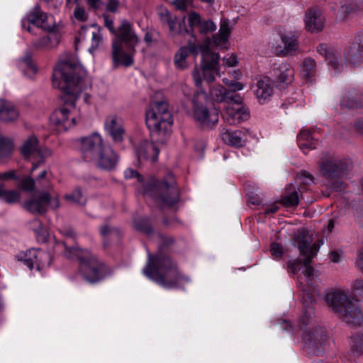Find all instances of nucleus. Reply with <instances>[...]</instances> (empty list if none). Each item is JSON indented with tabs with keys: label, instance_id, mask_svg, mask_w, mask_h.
Returning <instances> with one entry per match:
<instances>
[{
	"label": "nucleus",
	"instance_id": "nucleus-57",
	"mask_svg": "<svg viewBox=\"0 0 363 363\" xmlns=\"http://www.w3.org/2000/svg\"><path fill=\"white\" fill-rule=\"evenodd\" d=\"M160 16L161 21L167 25L170 21L174 19V16L172 17L169 12L165 9L160 11Z\"/></svg>",
	"mask_w": 363,
	"mask_h": 363
},
{
	"label": "nucleus",
	"instance_id": "nucleus-33",
	"mask_svg": "<svg viewBox=\"0 0 363 363\" xmlns=\"http://www.w3.org/2000/svg\"><path fill=\"white\" fill-rule=\"evenodd\" d=\"M298 144L304 153L307 150L315 148V143L313 140L311 132L308 130H303L298 134Z\"/></svg>",
	"mask_w": 363,
	"mask_h": 363
},
{
	"label": "nucleus",
	"instance_id": "nucleus-52",
	"mask_svg": "<svg viewBox=\"0 0 363 363\" xmlns=\"http://www.w3.org/2000/svg\"><path fill=\"white\" fill-rule=\"evenodd\" d=\"M74 16L77 21L84 22L87 19L88 14L83 8L77 6L74 11Z\"/></svg>",
	"mask_w": 363,
	"mask_h": 363
},
{
	"label": "nucleus",
	"instance_id": "nucleus-3",
	"mask_svg": "<svg viewBox=\"0 0 363 363\" xmlns=\"http://www.w3.org/2000/svg\"><path fill=\"white\" fill-rule=\"evenodd\" d=\"M150 279L165 289L179 288L189 279L181 274L177 264L167 255L157 254L152 257L148 253V261L143 270Z\"/></svg>",
	"mask_w": 363,
	"mask_h": 363
},
{
	"label": "nucleus",
	"instance_id": "nucleus-47",
	"mask_svg": "<svg viewBox=\"0 0 363 363\" xmlns=\"http://www.w3.org/2000/svg\"><path fill=\"white\" fill-rule=\"evenodd\" d=\"M23 64L25 66V74L32 77L37 72V67L32 61L30 57H26L23 59Z\"/></svg>",
	"mask_w": 363,
	"mask_h": 363
},
{
	"label": "nucleus",
	"instance_id": "nucleus-45",
	"mask_svg": "<svg viewBox=\"0 0 363 363\" xmlns=\"http://www.w3.org/2000/svg\"><path fill=\"white\" fill-rule=\"evenodd\" d=\"M325 58L328 63L332 66L335 71L339 72L341 68L343 67V65L339 63L337 56L335 53L326 51Z\"/></svg>",
	"mask_w": 363,
	"mask_h": 363
},
{
	"label": "nucleus",
	"instance_id": "nucleus-9",
	"mask_svg": "<svg viewBox=\"0 0 363 363\" xmlns=\"http://www.w3.org/2000/svg\"><path fill=\"white\" fill-rule=\"evenodd\" d=\"M294 242V245L298 248L301 255L304 257L303 274L308 284H310L313 277V268L311 266V262L318 252L320 245L316 243L311 245V236L304 232L296 235Z\"/></svg>",
	"mask_w": 363,
	"mask_h": 363
},
{
	"label": "nucleus",
	"instance_id": "nucleus-41",
	"mask_svg": "<svg viewBox=\"0 0 363 363\" xmlns=\"http://www.w3.org/2000/svg\"><path fill=\"white\" fill-rule=\"evenodd\" d=\"M64 198L68 202L79 206H84L86 201V197L79 189H76L72 193L65 195Z\"/></svg>",
	"mask_w": 363,
	"mask_h": 363
},
{
	"label": "nucleus",
	"instance_id": "nucleus-50",
	"mask_svg": "<svg viewBox=\"0 0 363 363\" xmlns=\"http://www.w3.org/2000/svg\"><path fill=\"white\" fill-rule=\"evenodd\" d=\"M238 64V58L234 53L227 55L223 58V65L226 67H233Z\"/></svg>",
	"mask_w": 363,
	"mask_h": 363
},
{
	"label": "nucleus",
	"instance_id": "nucleus-27",
	"mask_svg": "<svg viewBox=\"0 0 363 363\" xmlns=\"http://www.w3.org/2000/svg\"><path fill=\"white\" fill-rule=\"evenodd\" d=\"M120 40L118 41L125 43L128 47L133 48L138 44L139 39L135 35L131 25L126 21H123L118 28Z\"/></svg>",
	"mask_w": 363,
	"mask_h": 363
},
{
	"label": "nucleus",
	"instance_id": "nucleus-40",
	"mask_svg": "<svg viewBox=\"0 0 363 363\" xmlns=\"http://www.w3.org/2000/svg\"><path fill=\"white\" fill-rule=\"evenodd\" d=\"M352 351L357 354H363V333H357L351 337Z\"/></svg>",
	"mask_w": 363,
	"mask_h": 363
},
{
	"label": "nucleus",
	"instance_id": "nucleus-39",
	"mask_svg": "<svg viewBox=\"0 0 363 363\" xmlns=\"http://www.w3.org/2000/svg\"><path fill=\"white\" fill-rule=\"evenodd\" d=\"M201 21V16L199 13L192 11L189 14L188 22L191 29L185 28L184 29V32L186 34L191 35L192 38L191 40H196V37L194 33V28L196 26L199 27Z\"/></svg>",
	"mask_w": 363,
	"mask_h": 363
},
{
	"label": "nucleus",
	"instance_id": "nucleus-43",
	"mask_svg": "<svg viewBox=\"0 0 363 363\" xmlns=\"http://www.w3.org/2000/svg\"><path fill=\"white\" fill-rule=\"evenodd\" d=\"M100 233L104 240L118 238L119 235V233L117 229L111 227L107 224H105L100 228Z\"/></svg>",
	"mask_w": 363,
	"mask_h": 363
},
{
	"label": "nucleus",
	"instance_id": "nucleus-63",
	"mask_svg": "<svg viewBox=\"0 0 363 363\" xmlns=\"http://www.w3.org/2000/svg\"><path fill=\"white\" fill-rule=\"evenodd\" d=\"M355 220L360 225H363V211H357L354 215Z\"/></svg>",
	"mask_w": 363,
	"mask_h": 363
},
{
	"label": "nucleus",
	"instance_id": "nucleus-6",
	"mask_svg": "<svg viewBox=\"0 0 363 363\" xmlns=\"http://www.w3.org/2000/svg\"><path fill=\"white\" fill-rule=\"evenodd\" d=\"M145 121L152 133L165 134L173 123L167 104L164 101L151 104L146 111Z\"/></svg>",
	"mask_w": 363,
	"mask_h": 363
},
{
	"label": "nucleus",
	"instance_id": "nucleus-7",
	"mask_svg": "<svg viewBox=\"0 0 363 363\" xmlns=\"http://www.w3.org/2000/svg\"><path fill=\"white\" fill-rule=\"evenodd\" d=\"M207 96L202 89L197 91L192 99L193 118L203 128H212L219 118L218 111L215 108H208L206 103Z\"/></svg>",
	"mask_w": 363,
	"mask_h": 363
},
{
	"label": "nucleus",
	"instance_id": "nucleus-56",
	"mask_svg": "<svg viewBox=\"0 0 363 363\" xmlns=\"http://www.w3.org/2000/svg\"><path fill=\"white\" fill-rule=\"evenodd\" d=\"M35 187V180L27 177L22 181V189L26 191H31Z\"/></svg>",
	"mask_w": 363,
	"mask_h": 363
},
{
	"label": "nucleus",
	"instance_id": "nucleus-58",
	"mask_svg": "<svg viewBox=\"0 0 363 363\" xmlns=\"http://www.w3.org/2000/svg\"><path fill=\"white\" fill-rule=\"evenodd\" d=\"M10 179H16V172L14 170H10L0 174V181H6Z\"/></svg>",
	"mask_w": 363,
	"mask_h": 363
},
{
	"label": "nucleus",
	"instance_id": "nucleus-54",
	"mask_svg": "<svg viewBox=\"0 0 363 363\" xmlns=\"http://www.w3.org/2000/svg\"><path fill=\"white\" fill-rule=\"evenodd\" d=\"M35 223L38 225V228L35 230V233L38 239L42 241H45L47 238V232L43 228L41 223L38 220H35Z\"/></svg>",
	"mask_w": 363,
	"mask_h": 363
},
{
	"label": "nucleus",
	"instance_id": "nucleus-26",
	"mask_svg": "<svg viewBox=\"0 0 363 363\" xmlns=\"http://www.w3.org/2000/svg\"><path fill=\"white\" fill-rule=\"evenodd\" d=\"M20 116V112L11 101L0 99V121L5 123L16 121Z\"/></svg>",
	"mask_w": 363,
	"mask_h": 363
},
{
	"label": "nucleus",
	"instance_id": "nucleus-53",
	"mask_svg": "<svg viewBox=\"0 0 363 363\" xmlns=\"http://www.w3.org/2000/svg\"><path fill=\"white\" fill-rule=\"evenodd\" d=\"M124 177L125 179L136 178L137 181L142 182L143 181V177L135 170L128 168L124 171Z\"/></svg>",
	"mask_w": 363,
	"mask_h": 363
},
{
	"label": "nucleus",
	"instance_id": "nucleus-46",
	"mask_svg": "<svg viewBox=\"0 0 363 363\" xmlns=\"http://www.w3.org/2000/svg\"><path fill=\"white\" fill-rule=\"evenodd\" d=\"M216 24L211 20L202 21L199 28L201 34H207L216 30Z\"/></svg>",
	"mask_w": 363,
	"mask_h": 363
},
{
	"label": "nucleus",
	"instance_id": "nucleus-31",
	"mask_svg": "<svg viewBox=\"0 0 363 363\" xmlns=\"http://www.w3.org/2000/svg\"><path fill=\"white\" fill-rule=\"evenodd\" d=\"M300 72L302 77L307 82H313L316 76L317 67L312 58H306L300 65Z\"/></svg>",
	"mask_w": 363,
	"mask_h": 363
},
{
	"label": "nucleus",
	"instance_id": "nucleus-37",
	"mask_svg": "<svg viewBox=\"0 0 363 363\" xmlns=\"http://www.w3.org/2000/svg\"><path fill=\"white\" fill-rule=\"evenodd\" d=\"M363 9V0H351L340 7V13L342 18L347 14Z\"/></svg>",
	"mask_w": 363,
	"mask_h": 363
},
{
	"label": "nucleus",
	"instance_id": "nucleus-42",
	"mask_svg": "<svg viewBox=\"0 0 363 363\" xmlns=\"http://www.w3.org/2000/svg\"><path fill=\"white\" fill-rule=\"evenodd\" d=\"M91 43L90 48H89V51L90 52L96 50L98 48L100 43L102 41V35L101 34L100 28H97L94 25L91 26Z\"/></svg>",
	"mask_w": 363,
	"mask_h": 363
},
{
	"label": "nucleus",
	"instance_id": "nucleus-18",
	"mask_svg": "<svg viewBox=\"0 0 363 363\" xmlns=\"http://www.w3.org/2000/svg\"><path fill=\"white\" fill-rule=\"evenodd\" d=\"M249 116V111L242 105V101L232 102L231 104H227L223 118L228 124L236 125L247 121Z\"/></svg>",
	"mask_w": 363,
	"mask_h": 363
},
{
	"label": "nucleus",
	"instance_id": "nucleus-22",
	"mask_svg": "<svg viewBox=\"0 0 363 363\" xmlns=\"http://www.w3.org/2000/svg\"><path fill=\"white\" fill-rule=\"evenodd\" d=\"M274 82L267 76L257 79L254 88V92L260 104H264L269 100L274 93Z\"/></svg>",
	"mask_w": 363,
	"mask_h": 363
},
{
	"label": "nucleus",
	"instance_id": "nucleus-19",
	"mask_svg": "<svg viewBox=\"0 0 363 363\" xmlns=\"http://www.w3.org/2000/svg\"><path fill=\"white\" fill-rule=\"evenodd\" d=\"M80 143L81 152L90 160L106 145L103 143L101 136L96 133L82 138Z\"/></svg>",
	"mask_w": 363,
	"mask_h": 363
},
{
	"label": "nucleus",
	"instance_id": "nucleus-28",
	"mask_svg": "<svg viewBox=\"0 0 363 363\" xmlns=\"http://www.w3.org/2000/svg\"><path fill=\"white\" fill-rule=\"evenodd\" d=\"M273 74L279 82L289 84L294 79V71L291 65L282 62L274 65Z\"/></svg>",
	"mask_w": 363,
	"mask_h": 363
},
{
	"label": "nucleus",
	"instance_id": "nucleus-4",
	"mask_svg": "<svg viewBox=\"0 0 363 363\" xmlns=\"http://www.w3.org/2000/svg\"><path fill=\"white\" fill-rule=\"evenodd\" d=\"M325 301L337 315L347 323L363 324V315L356 300L351 298L347 291L335 289L328 293Z\"/></svg>",
	"mask_w": 363,
	"mask_h": 363
},
{
	"label": "nucleus",
	"instance_id": "nucleus-11",
	"mask_svg": "<svg viewBox=\"0 0 363 363\" xmlns=\"http://www.w3.org/2000/svg\"><path fill=\"white\" fill-rule=\"evenodd\" d=\"M169 181H163L154 184L150 195L160 202L162 208L172 207L179 201V191L174 179L168 177Z\"/></svg>",
	"mask_w": 363,
	"mask_h": 363
},
{
	"label": "nucleus",
	"instance_id": "nucleus-14",
	"mask_svg": "<svg viewBox=\"0 0 363 363\" xmlns=\"http://www.w3.org/2000/svg\"><path fill=\"white\" fill-rule=\"evenodd\" d=\"M304 345L311 352L318 355L329 347V335L327 330L320 326L310 328L304 334Z\"/></svg>",
	"mask_w": 363,
	"mask_h": 363
},
{
	"label": "nucleus",
	"instance_id": "nucleus-34",
	"mask_svg": "<svg viewBox=\"0 0 363 363\" xmlns=\"http://www.w3.org/2000/svg\"><path fill=\"white\" fill-rule=\"evenodd\" d=\"M59 42L58 36L55 33L43 36L39 40L33 43V46L38 50L50 48Z\"/></svg>",
	"mask_w": 363,
	"mask_h": 363
},
{
	"label": "nucleus",
	"instance_id": "nucleus-10",
	"mask_svg": "<svg viewBox=\"0 0 363 363\" xmlns=\"http://www.w3.org/2000/svg\"><path fill=\"white\" fill-rule=\"evenodd\" d=\"M277 30L281 44L272 46L274 53L281 57L295 54L299 48V32L295 28L286 26H279Z\"/></svg>",
	"mask_w": 363,
	"mask_h": 363
},
{
	"label": "nucleus",
	"instance_id": "nucleus-29",
	"mask_svg": "<svg viewBox=\"0 0 363 363\" xmlns=\"http://www.w3.org/2000/svg\"><path fill=\"white\" fill-rule=\"evenodd\" d=\"M345 60L356 67L363 61V45L353 43L345 52Z\"/></svg>",
	"mask_w": 363,
	"mask_h": 363
},
{
	"label": "nucleus",
	"instance_id": "nucleus-32",
	"mask_svg": "<svg viewBox=\"0 0 363 363\" xmlns=\"http://www.w3.org/2000/svg\"><path fill=\"white\" fill-rule=\"evenodd\" d=\"M231 33V28L228 19H221L220 28L218 33L213 35V41L216 45H223L228 40Z\"/></svg>",
	"mask_w": 363,
	"mask_h": 363
},
{
	"label": "nucleus",
	"instance_id": "nucleus-15",
	"mask_svg": "<svg viewBox=\"0 0 363 363\" xmlns=\"http://www.w3.org/2000/svg\"><path fill=\"white\" fill-rule=\"evenodd\" d=\"M52 208L60 206L57 196H51L49 191H42L38 196H33L23 203V208L33 214H43L48 206Z\"/></svg>",
	"mask_w": 363,
	"mask_h": 363
},
{
	"label": "nucleus",
	"instance_id": "nucleus-59",
	"mask_svg": "<svg viewBox=\"0 0 363 363\" xmlns=\"http://www.w3.org/2000/svg\"><path fill=\"white\" fill-rule=\"evenodd\" d=\"M229 88H230V90H228L229 91L236 93L238 91L242 90L244 85L241 82L233 81L230 82V86Z\"/></svg>",
	"mask_w": 363,
	"mask_h": 363
},
{
	"label": "nucleus",
	"instance_id": "nucleus-44",
	"mask_svg": "<svg viewBox=\"0 0 363 363\" xmlns=\"http://www.w3.org/2000/svg\"><path fill=\"white\" fill-rule=\"evenodd\" d=\"M47 171L43 170L38 177H37L36 180L38 183V184L45 190V191H50L52 189V185L50 183V180L47 179Z\"/></svg>",
	"mask_w": 363,
	"mask_h": 363
},
{
	"label": "nucleus",
	"instance_id": "nucleus-24",
	"mask_svg": "<svg viewBox=\"0 0 363 363\" xmlns=\"http://www.w3.org/2000/svg\"><path fill=\"white\" fill-rule=\"evenodd\" d=\"M306 29L311 33H318L323 30L325 18L316 8L311 9L304 18Z\"/></svg>",
	"mask_w": 363,
	"mask_h": 363
},
{
	"label": "nucleus",
	"instance_id": "nucleus-38",
	"mask_svg": "<svg viewBox=\"0 0 363 363\" xmlns=\"http://www.w3.org/2000/svg\"><path fill=\"white\" fill-rule=\"evenodd\" d=\"M13 150V140L0 134V158H5L10 156Z\"/></svg>",
	"mask_w": 363,
	"mask_h": 363
},
{
	"label": "nucleus",
	"instance_id": "nucleus-60",
	"mask_svg": "<svg viewBox=\"0 0 363 363\" xmlns=\"http://www.w3.org/2000/svg\"><path fill=\"white\" fill-rule=\"evenodd\" d=\"M118 0H109L106 5V9L109 11L115 12L118 7Z\"/></svg>",
	"mask_w": 363,
	"mask_h": 363
},
{
	"label": "nucleus",
	"instance_id": "nucleus-12",
	"mask_svg": "<svg viewBox=\"0 0 363 363\" xmlns=\"http://www.w3.org/2000/svg\"><path fill=\"white\" fill-rule=\"evenodd\" d=\"M23 157L28 160H33L31 171L36 169L45 160L52 155V151L48 147H40L38 138L35 135H30L26 138L21 147Z\"/></svg>",
	"mask_w": 363,
	"mask_h": 363
},
{
	"label": "nucleus",
	"instance_id": "nucleus-17",
	"mask_svg": "<svg viewBox=\"0 0 363 363\" xmlns=\"http://www.w3.org/2000/svg\"><path fill=\"white\" fill-rule=\"evenodd\" d=\"M91 160L99 168L110 171L116 167L118 156L111 146L106 145Z\"/></svg>",
	"mask_w": 363,
	"mask_h": 363
},
{
	"label": "nucleus",
	"instance_id": "nucleus-35",
	"mask_svg": "<svg viewBox=\"0 0 363 363\" xmlns=\"http://www.w3.org/2000/svg\"><path fill=\"white\" fill-rule=\"evenodd\" d=\"M300 200L298 192L291 184L286 188V194L282 197L281 201L286 206H296Z\"/></svg>",
	"mask_w": 363,
	"mask_h": 363
},
{
	"label": "nucleus",
	"instance_id": "nucleus-2",
	"mask_svg": "<svg viewBox=\"0 0 363 363\" xmlns=\"http://www.w3.org/2000/svg\"><path fill=\"white\" fill-rule=\"evenodd\" d=\"M210 42L209 38H206L201 44H197L196 40H189L187 45L182 46L174 57L175 67L184 70L188 67L187 57L189 53L195 57L201 53L199 67L195 66L191 74L194 84L198 88H202L203 81L212 83L216 75H221L220 55L209 50Z\"/></svg>",
	"mask_w": 363,
	"mask_h": 363
},
{
	"label": "nucleus",
	"instance_id": "nucleus-21",
	"mask_svg": "<svg viewBox=\"0 0 363 363\" xmlns=\"http://www.w3.org/2000/svg\"><path fill=\"white\" fill-rule=\"evenodd\" d=\"M131 49L125 52L123 51V46L121 42L115 40L112 44V59L113 64L115 67L120 65L129 67L133 65V54L135 51L133 47Z\"/></svg>",
	"mask_w": 363,
	"mask_h": 363
},
{
	"label": "nucleus",
	"instance_id": "nucleus-25",
	"mask_svg": "<svg viewBox=\"0 0 363 363\" xmlns=\"http://www.w3.org/2000/svg\"><path fill=\"white\" fill-rule=\"evenodd\" d=\"M136 152L140 161L144 160L155 163L157 160L159 150L152 143L144 140L139 143Z\"/></svg>",
	"mask_w": 363,
	"mask_h": 363
},
{
	"label": "nucleus",
	"instance_id": "nucleus-8",
	"mask_svg": "<svg viewBox=\"0 0 363 363\" xmlns=\"http://www.w3.org/2000/svg\"><path fill=\"white\" fill-rule=\"evenodd\" d=\"M348 162L345 160L330 159L320 164V172L332 189L342 191L345 189L342 177L347 174Z\"/></svg>",
	"mask_w": 363,
	"mask_h": 363
},
{
	"label": "nucleus",
	"instance_id": "nucleus-20",
	"mask_svg": "<svg viewBox=\"0 0 363 363\" xmlns=\"http://www.w3.org/2000/svg\"><path fill=\"white\" fill-rule=\"evenodd\" d=\"M104 128L115 143H121L123 140L125 130L122 119L116 115L106 117Z\"/></svg>",
	"mask_w": 363,
	"mask_h": 363
},
{
	"label": "nucleus",
	"instance_id": "nucleus-30",
	"mask_svg": "<svg viewBox=\"0 0 363 363\" xmlns=\"http://www.w3.org/2000/svg\"><path fill=\"white\" fill-rule=\"evenodd\" d=\"M222 139L228 145L233 147H242L245 145V134L240 130L229 131L223 130Z\"/></svg>",
	"mask_w": 363,
	"mask_h": 363
},
{
	"label": "nucleus",
	"instance_id": "nucleus-64",
	"mask_svg": "<svg viewBox=\"0 0 363 363\" xmlns=\"http://www.w3.org/2000/svg\"><path fill=\"white\" fill-rule=\"evenodd\" d=\"M357 264L360 269L363 272V251L359 252Z\"/></svg>",
	"mask_w": 363,
	"mask_h": 363
},
{
	"label": "nucleus",
	"instance_id": "nucleus-1",
	"mask_svg": "<svg viewBox=\"0 0 363 363\" xmlns=\"http://www.w3.org/2000/svg\"><path fill=\"white\" fill-rule=\"evenodd\" d=\"M85 77L86 73L82 67L70 57L60 61L53 70V86L62 90L68 97L50 117L51 124L59 133L72 128L80 119L75 99L89 85Z\"/></svg>",
	"mask_w": 363,
	"mask_h": 363
},
{
	"label": "nucleus",
	"instance_id": "nucleus-61",
	"mask_svg": "<svg viewBox=\"0 0 363 363\" xmlns=\"http://www.w3.org/2000/svg\"><path fill=\"white\" fill-rule=\"evenodd\" d=\"M105 26L108 30L113 34L116 33V30L113 26V21L110 19L107 16H104Z\"/></svg>",
	"mask_w": 363,
	"mask_h": 363
},
{
	"label": "nucleus",
	"instance_id": "nucleus-51",
	"mask_svg": "<svg viewBox=\"0 0 363 363\" xmlns=\"http://www.w3.org/2000/svg\"><path fill=\"white\" fill-rule=\"evenodd\" d=\"M270 251H271L272 255L273 256V257L274 259L281 258L284 253V250H283L282 246L280 244L277 243V242L272 243Z\"/></svg>",
	"mask_w": 363,
	"mask_h": 363
},
{
	"label": "nucleus",
	"instance_id": "nucleus-62",
	"mask_svg": "<svg viewBox=\"0 0 363 363\" xmlns=\"http://www.w3.org/2000/svg\"><path fill=\"white\" fill-rule=\"evenodd\" d=\"M186 1V0H174V4L177 7V9L181 11H185L187 8Z\"/></svg>",
	"mask_w": 363,
	"mask_h": 363
},
{
	"label": "nucleus",
	"instance_id": "nucleus-23",
	"mask_svg": "<svg viewBox=\"0 0 363 363\" xmlns=\"http://www.w3.org/2000/svg\"><path fill=\"white\" fill-rule=\"evenodd\" d=\"M211 97L217 102H225L231 104L232 102H242V99L240 94L229 91L221 84H215L209 89Z\"/></svg>",
	"mask_w": 363,
	"mask_h": 363
},
{
	"label": "nucleus",
	"instance_id": "nucleus-13",
	"mask_svg": "<svg viewBox=\"0 0 363 363\" xmlns=\"http://www.w3.org/2000/svg\"><path fill=\"white\" fill-rule=\"evenodd\" d=\"M30 25L50 32L55 28V22L52 16L42 11L36 5L21 20L22 28L29 33L33 30Z\"/></svg>",
	"mask_w": 363,
	"mask_h": 363
},
{
	"label": "nucleus",
	"instance_id": "nucleus-55",
	"mask_svg": "<svg viewBox=\"0 0 363 363\" xmlns=\"http://www.w3.org/2000/svg\"><path fill=\"white\" fill-rule=\"evenodd\" d=\"M301 182L304 184H310L313 182V177L311 174L306 171L301 172L298 176Z\"/></svg>",
	"mask_w": 363,
	"mask_h": 363
},
{
	"label": "nucleus",
	"instance_id": "nucleus-48",
	"mask_svg": "<svg viewBox=\"0 0 363 363\" xmlns=\"http://www.w3.org/2000/svg\"><path fill=\"white\" fill-rule=\"evenodd\" d=\"M134 225L136 229L143 231L147 234H150L152 231L151 226L149 225L147 218L135 220Z\"/></svg>",
	"mask_w": 363,
	"mask_h": 363
},
{
	"label": "nucleus",
	"instance_id": "nucleus-49",
	"mask_svg": "<svg viewBox=\"0 0 363 363\" xmlns=\"http://www.w3.org/2000/svg\"><path fill=\"white\" fill-rule=\"evenodd\" d=\"M167 26L169 27V33L172 36H176L179 34L184 33V30L182 28L181 25L177 24V18L175 16H174V19L172 21H169Z\"/></svg>",
	"mask_w": 363,
	"mask_h": 363
},
{
	"label": "nucleus",
	"instance_id": "nucleus-16",
	"mask_svg": "<svg viewBox=\"0 0 363 363\" xmlns=\"http://www.w3.org/2000/svg\"><path fill=\"white\" fill-rule=\"evenodd\" d=\"M18 259L23 262L30 269L35 266L37 269L40 270V268L50 264L51 256L47 252L30 249L18 255Z\"/></svg>",
	"mask_w": 363,
	"mask_h": 363
},
{
	"label": "nucleus",
	"instance_id": "nucleus-36",
	"mask_svg": "<svg viewBox=\"0 0 363 363\" xmlns=\"http://www.w3.org/2000/svg\"><path fill=\"white\" fill-rule=\"evenodd\" d=\"M21 198L20 191L6 190L4 185H0V199L11 204L18 202Z\"/></svg>",
	"mask_w": 363,
	"mask_h": 363
},
{
	"label": "nucleus",
	"instance_id": "nucleus-5",
	"mask_svg": "<svg viewBox=\"0 0 363 363\" xmlns=\"http://www.w3.org/2000/svg\"><path fill=\"white\" fill-rule=\"evenodd\" d=\"M67 250L65 255L68 259H77L80 262L79 273L83 279L89 283L94 284L103 279L108 274L106 265L99 262L89 250H73L77 252L72 255L71 250Z\"/></svg>",
	"mask_w": 363,
	"mask_h": 363
}]
</instances>
